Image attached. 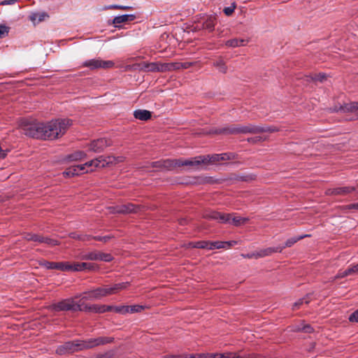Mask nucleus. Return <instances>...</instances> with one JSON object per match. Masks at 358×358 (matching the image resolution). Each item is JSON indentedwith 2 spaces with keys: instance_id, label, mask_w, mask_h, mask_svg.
I'll return each instance as SVG.
<instances>
[{
  "instance_id": "nucleus-1",
  "label": "nucleus",
  "mask_w": 358,
  "mask_h": 358,
  "mask_svg": "<svg viewBox=\"0 0 358 358\" xmlns=\"http://www.w3.org/2000/svg\"><path fill=\"white\" fill-rule=\"evenodd\" d=\"M71 125L69 119H55L48 122L22 120L20 124L25 135L43 140H56L62 137Z\"/></svg>"
},
{
  "instance_id": "nucleus-2",
  "label": "nucleus",
  "mask_w": 358,
  "mask_h": 358,
  "mask_svg": "<svg viewBox=\"0 0 358 358\" xmlns=\"http://www.w3.org/2000/svg\"><path fill=\"white\" fill-rule=\"evenodd\" d=\"M229 159V157L227 153L220 155L216 154L207 156H199L189 159L166 160L164 162V166L169 169L182 166H195L215 164L220 161H225Z\"/></svg>"
},
{
  "instance_id": "nucleus-3",
  "label": "nucleus",
  "mask_w": 358,
  "mask_h": 358,
  "mask_svg": "<svg viewBox=\"0 0 358 358\" xmlns=\"http://www.w3.org/2000/svg\"><path fill=\"white\" fill-rule=\"evenodd\" d=\"M109 341L106 338H91L87 341H73L65 343L64 345L59 346L56 350L58 355H64L71 353L76 351L84 349L92 348L93 347L108 343Z\"/></svg>"
},
{
  "instance_id": "nucleus-4",
  "label": "nucleus",
  "mask_w": 358,
  "mask_h": 358,
  "mask_svg": "<svg viewBox=\"0 0 358 358\" xmlns=\"http://www.w3.org/2000/svg\"><path fill=\"white\" fill-rule=\"evenodd\" d=\"M205 217L218 220L220 223L231 224L234 226H241L248 221V218L236 215V214L221 213L220 212L211 211L205 215Z\"/></svg>"
},
{
  "instance_id": "nucleus-5",
  "label": "nucleus",
  "mask_w": 358,
  "mask_h": 358,
  "mask_svg": "<svg viewBox=\"0 0 358 358\" xmlns=\"http://www.w3.org/2000/svg\"><path fill=\"white\" fill-rule=\"evenodd\" d=\"M124 160V157L122 156H99L96 159L85 163V166L87 167L88 172H92L95 171L96 169L103 168L106 166L110 164H116L120 162H122Z\"/></svg>"
},
{
  "instance_id": "nucleus-6",
  "label": "nucleus",
  "mask_w": 358,
  "mask_h": 358,
  "mask_svg": "<svg viewBox=\"0 0 358 358\" xmlns=\"http://www.w3.org/2000/svg\"><path fill=\"white\" fill-rule=\"evenodd\" d=\"M277 131L275 128H261L252 124L232 127L224 129L223 132L229 134H257L264 131L274 132Z\"/></svg>"
},
{
  "instance_id": "nucleus-7",
  "label": "nucleus",
  "mask_w": 358,
  "mask_h": 358,
  "mask_svg": "<svg viewBox=\"0 0 358 358\" xmlns=\"http://www.w3.org/2000/svg\"><path fill=\"white\" fill-rule=\"evenodd\" d=\"M52 309L55 311L61 310H83V306L76 303L72 299H67L52 305Z\"/></svg>"
},
{
  "instance_id": "nucleus-8",
  "label": "nucleus",
  "mask_w": 358,
  "mask_h": 358,
  "mask_svg": "<svg viewBox=\"0 0 358 358\" xmlns=\"http://www.w3.org/2000/svg\"><path fill=\"white\" fill-rule=\"evenodd\" d=\"M82 66L87 67L90 70H94L101 68H113L115 66V63L113 61H103L101 59H92L84 62Z\"/></svg>"
},
{
  "instance_id": "nucleus-9",
  "label": "nucleus",
  "mask_w": 358,
  "mask_h": 358,
  "mask_svg": "<svg viewBox=\"0 0 358 358\" xmlns=\"http://www.w3.org/2000/svg\"><path fill=\"white\" fill-rule=\"evenodd\" d=\"M189 358H262L255 355H248L247 356H241L236 354H196L191 355Z\"/></svg>"
},
{
  "instance_id": "nucleus-10",
  "label": "nucleus",
  "mask_w": 358,
  "mask_h": 358,
  "mask_svg": "<svg viewBox=\"0 0 358 358\" xmlns=\"http://www.w3.org/2000/svg\"><path fill=\"white\" fill-rule=\"evenodd\" d=\"M80 259L93 261H103L108 262L113 259V257L109 253H103L99 251L94 250L82 254L80 256Z\"/></svg>"
},
{
  "instance_id": "nucleus-11",
  "label": "nucleus",
  "mask_w": 358,
  "mask_h": 358,
  "mask_svg": "<svg viewBox=\"0 0 358 358\" xmlns=\"http://www.w3.org/2000/svg\"><path fill=\"white\" fill-rule=\"evenodd\" d=\"M216 23V17L213 15H210L202 18L201 20L196 23L194 29L196 30H206L209 32L212 31Z\"/></svg>"
},
{
  "instance_id": "nucleus-12",
  "label": "nucleus",
  "mask_w": 358,
  "mask_h": 358,
  "mask_svg": "<svg viewBox=\"0 0 358 358\" xmlns=\"http://www.w3.org/2000/svg\"><path fill=\"white\" fill-rule=\"evenodd\" d=\"M106 296H108L107 292L106 290L105 286H103L85 292L83 294L82 299L85 300L94 301L99 300Z\"/></svg>"
},
{
  "instance_id": "nucleus-13",
  "label": "nucleus",
  "mask_w": 358,
  "mask_h": 358,
  "mask_svg": "<svg viewBox=\"0 0 358 358\" xmlns=\"http://www.w3.org/2000/svg\"><path fill=\"white\" fill-rule=\"evenodd\" d=\"M111 145L112 141L110 139L101 138L91 141L88 146L90 151L100 152Z\"/></svg>"
},
{
  "instance_id": "nucleus-14",
  "label": "nucleus",
  "mask_w": 358,
  "mask_h": 358,
  "mask_svg": "<svg viewBox=\"0 0 358 358\" xmlns=\"http://www.w3.org/2000/svg\"><path fill=\"white\" fill-rule=\"evenodd\" d=\"M172 64H162L159 62L145 63L143 64V69L148 71L152 72H163L166 71H170Z\"/></svg>"
},
{
  "instance_id": "nucleus-15",
  "label": "nucleus",
  "mask_w": 358,
  "mask_h": 358,
  "mask_svg": "<svg viewBox=\"0 0 358 358\" xmlns=\"http://www.w3.org/2000/svg\"><path fill=\"white\" fill-rule=\"evenodd\" d=\"M355 190V187L346 186L329 189L327 190L326 194L328 195H345L354 192Z\"/></svg>"
},
{
  "instance_id": "nucleus-16",
  "label": "nucleus",
  "mask_w": 358,
  "mask_h": 358,
  "mask_svg": "<svg viewBox=\"0 0 358 358\" xmlns=\"http://www.w3.org/2000/svg\"><path fill=\"white\" fill-rule=\"evenodd\" d=\"M238 242L236 241H209V250L214 249H229L231 247L236 245Z\"/></svg>"
},
{
  "instance_id": "nucleus-17",
  "label": "nucleus",
  "mask_w": 358,
  "mask_h": 358,
  "mask_svg": "<svg viewBox=\"0 0 358 358\" xmlns=\"http://www.w3.org/2000/svg\"><path fill=\"white\" fill-rule=\"evenodd\" d=\"M83 310H87L95 313H103L113 310L110 306L94 304L92 306H83Z\"/></svg>"
},
{
  "instance_id": "nucleus-18",
  "label": "nucleus",
  "mask_w": 358,
  "mask_h": 358,
  "mask_svg": "<svg viewBox=\"0 0 358 358\" xmlns=\"http://www.w3.org/2000/svg\"><path fill=\"white\" fill-rule=\"evenodd\" d=\"M136 19V15L133 14H129V15H122L116 16L113 20V24L115 27L121 28L122 24L127 23L128 22L133 21Z\"/></svg>"
},
{
  "instance_id": "nucleus-19",
  "label": "nucleus",
  "mask_w": 358,
  "mask_h": 358,
  "mask_svg": "<svg viewBox=\"0 0 358 358\" xmlns=\"http://www.w3.org/2000/svg\"><path fill=\"white\" fill-rule=\"evenodd\" d=\"M129 285V282H124L120 283H117L113 285H106L105 286L106 290L107 292V295H112L117 294L118 292L127 289Z\"/></svg>"
},
{
  "instance_id": "nucleus-20",
  "label": "nucleus",
  "mask_w": 358,
  "mask_h": 358,
  "mask_svg": "<svg viewBox=\"0 0 358 358\" xmlns=\"http://www.w3.org/2000/svg\"><path fill=\"white\" fill-rule=\"evenodd\" d=\"M284 249V247L278 246V247H270L266 249L261 250L260 251L257 252V256L259 257H264L266 256H269L274 252H280Z\"/></svg>"
},
{
  "instance_id": "nucleus-21",
  "label": "nucleus",
  "mask_w": 358,
  "mask_h": 358,
  "mask_svg": "<svg viewBox=\"0 0 358 358\" xmlns=\"http://www.w3.org/2000/svg\"><path fill=\"white\" fill-rule=\"evenodd\" d=\"M87 157V154L82 150H76L74 152L69 155L66 159L68 162H77L81 161Z\"/></svg>"
},
{
  "instance_id": "nucleus-22",
  "label": "nucleus",
  "mask_w": 358,
  "mask_h": 358,
  "mask_svg": "<svg viewBox=\"0 0 358 358\" xmlns=\"http://www.w3.org/2000/svg\"><path fill=\"white\" fill-rule=\"evenodd\" d=\"M134 116L138 120L146 121L151 117V113L147 110H136Z\"/></svg>"
},
{
  "instance_id": "nucleus-23",
  "label": "nucleus",
  "mask_w": 358,
  "mask_h": 358,
  "mask_svg": "<svg viewBox=\"0 0 358 358\" xmlns=\"http://www.w3.org/2000/svg\"><path fill=\"white\" fill-rule=\"evenodd\" d=\"M115 213H130L136 212V208L133 204L123 205L115 208Z\"/></svg>"
},
{
  "instance_id": "nucleus-24",
  "label": "nucleus",
  "mask_w": 358,
  "mask_h": 358,
  "mask_svg": "<svg viewBox=\"0 0 358 358\" xmlns=\"http://www.w3.org/2000/svg\"><path fill=\"white\" fill-rule=\"evenodd\" d=\"M48 15L46 13H32L29 15V20L34 23H39L43 22L45 18L48 17Z\"/></svg>"
},
{
  "instance_id": "nucleus-25",
  "label": "nucleus",
  "mask_w": 358,
  "mask_h": 358,
  "mask_svg": "<svg viewBox=\"0 0 358 358\" xmlns=\"http://www.w3.org/2000/svg\"><path fill=\"white\" fill-rule=\"evenodd\" d=\"M343 111H349L356 113L358 115V102H352L345 104L344 107L341 108Z\"/></svg>"
},
{
  "instance_id": "nucleus-26",
  "label": "nucleus",
  "mask_w": 358,
  "mask_h": 358,
  "mask_svg": "<svg viewBox=\"0 0 358 358\" xmlns=\"http://www.w3.org/2000/svg\"><path fill=\"white\" fill-rule=\"evenodd\" d=\"M64 176L66 177H73L76 176H79L78 170L77 169L76 166H72L69 168L66 169V170L63 173Z\"/></svg>"
},
{
  "instance_id": "nucleus-27",
  "label": "nucleus",
  "mask_w": 358,
  "mask_h": 358,
  "mask_svg": "<svg viewBox=\"0 0 358 358\" xmlns=\"http://www.w3.org/2000/svg\"><path fill=\"white\" fill-rule=\"evenodd\" d=\"M192 248H203L209 250V241H198L189 244Z\"/></svg>"
},
{
  "instance_id": "nucleus-28",
  "label": "nucleus",
  "mask_w": 358,
  "mask_h": 358,
  "mask_svg": "<svg viewBox=\"0 0 358 358\" xmlns=\"http://www.w3.org/2000/svg\"><path fill=\"white\" fill-rule=\"evenodd\" d=\"M250 40L248 38H236L228 41L226 45H238V43H250Z\"/></svg>"
},
{
  "instance_id": "nucleus-29",
  "label": "nucleus",
  "mask_w": 358,
  "mask_h": 358,
  "mask_svg": "<svg viewBox=\"0 0 358 358\" xmlns=\"http://www.w3.org/2000/svg\"><path fill=\"white\" fill-rule=\"evenodd\" d=\"M24 238L27 241H32L40 243V241H43L42 236L38 234H27L24 236Z\"/></svg>"
},
{
  "instance_id": "nucleus-30",
  "label": "nucleus",
  "mask_w": 358,
  "mask_h": 358,
  "mask_svg": "<svg viewBox=\"0 0 358 358\" xmlns=\"http://www.w3.org/2000/svg\"><path fill=\"white\" fill-rule=\"evenodd\" d=\"M131 8H132L131 6H120V5H117V4L107 6L104 8L105 10L120 9V10H130Z\"/></svg>"
},
{
  "instance_id": "nucleus-31",
  "label": "nucleus",
  "mask_w": 358,
  "mask_h": 358,
  "mask_svg": "<svg viewBox=\"0 0 358 358\" xmlns=\"http://www.w3.org/2000/svg\"><path fill=\"white\" fill-rule=\"evenodd\" d=\"M56 269L64 271H70V269H71L70 264L69 262L57 263Z\"/></svg>"
},
{
  "instance_id": "nucleus-32",
  "label": "nucleus",
  "mask_w": 358,
  "mask_h": 358,
  "mask_svg": "<svg viewBox=\"0 0 358 358\" xmlns=\"http://www.w3.org/2000/svg\"><path fill=\"white\" fill-rule=\"evenodd\" d=\"M310 297L309 296H306V297L303 299H299L297 301H296L294 304V308H299L302 304L303 303H308L310 301Z\"/></svg>"
},
{
  "instance_id": "nucleus-33",
  "label": "nucleus",
  "mask_w": 358,
  "mask_h": 358,
  "mask_svg": "<svg viewBox=\"0 0 358 358\" xmlns=\"http://www.w3.org/2000/svg\"><path fill=\"white\" fill-rule=\"evenodd\" d=\"M173 66H171V69H188L189 67H190L192 65V63H190V62H185V63H182V64H171Z\"/></svg>"
},
{
  "instance_id": "nucleus-34",
  "label": "nucleus",
  "mask_w": 358,
  "mask_h": 358,
  "mask_svg": "<svg viewBox=\"0 0 358 358\" xmlns=\"http://www.w3.org/2000/svg\"><path fill=\"white\" fill-rule=\"evenodd\" d=\"M306 236H308V235H306ZM304 237H305V236H304ZM302 238H303V236H300L298 238H292L288 239L286 241L285 245L283 246L284 248L286 247H291L292 245H294L295 243H296L298 241H299Z\"/></svg>"
},
{
  "instance_id": "nucleus-35",
  "label": "nucleus",
  "mask_w": 358,
  "mask_h": 358,
  "mask_svg": "<svg viewBox=\"0 0 358 358\" xmlns=\"http://www.w3.org/2000/svg\"><path fill=\"white\" fill-rule=\"evenodd\" d=\"M43 241H40V243H46L48 245L54 246L59 244L58 241L55 239L49 238H45L42 236Z\"/></svg>"
},
{
  "instance_id": "nucleus-36",
  "label": "nucleus",
  "mask_w": 358,
  "mask_h": 358,
  "mask_svg": "<svg viewBox=\"0 0 358 358\" xmlns=\"http://www.w3.org/2000/svg\"><path fill=\"white\" fill-rule=\"evenodd\" d=\"M296 331H302L306 333H311L313 328L309 324H303L296 327Z\"/></svg>"
},
{
  "instance_id": "nucleus-37",
  "label": "nucleus",
  "mask_w": 358,
  "mask_h": 358,
  "mask_svg": "<svg viewBox=\"0 0 358 358\" xmlns=\"http://www.w3.org/2000/svg\"><path fill=\"white\" fill-rule=\"evenodd\" d=\"M10 28L5 25L0 24V38L8 35Z\"/></svg>"
},
{
  "instance_id": "nucleus-38",
  "label": "nucleus",
  "mask_w": 358,
  "mask_h": 358,
  "mask_svg": "<svg viewBox=\"0 0 358 358\" xmlns=\"http://www.w3.org/2000/svg\"><path fill=\"white\" fill-rule=\"evenodd\" d=\"M45 268L48 269H56L57 263L44 261L41 263Z\"/></svg>"
},
{
  "instance_id": "nucleus-39",
  "label": "nucleus",
  "mask_w": 358,
  "mask_h": 358,
  "mask_svg": "<svg viewBox=\"0 0 358 358\" xmlns=\"http://www.w3.org/2000/svg\"><path fill=\"white\" fill-rule=\"evenodd\" d=\"M235 8L236 5L235 3H233L231 6L224 8L223 11L226 15L230 16L234 12Z\"/></svg>"
},
{
  "instance_id": "nucleus-40",
  "label": "nucleus",
  "mask_w": 358,
  "mask_h": 358,
  "mask_svg": "<svg viewBox=\"0 0 358 358\" xmlns=\"http://www.w3.org/2000/svg\"><path fill=\"white\" fill-rule=\"evenodd\" d=\"M70 271H82L81 263L70 264Z\"/></svg>"
},
{
  "instance_id": "nucleus-41",
  "label": "nucleus",
  "mask_w": 358,
  "mask_h": 358,
  "mask_svg": "<svg viewBox=\"0 0 358 358\" xmlns=\"http://www.w3.org/2000/svg\"><path fill=\"white\" fill-rule=\"evenodd\" d=\"M144 309L143 306L139 305L130 306V313H138Z\"/></svg>"
},
{
  "instance_id": "nucleus-42",
  "label": "nucleus",
  "mask_w": 358,
  "mask_h": 358,
  "mask_svg": "<svg viewBox=\"0 0 358 358\" xmlns=\"http://www.w3.org/2000/svg\"><path fill=\"white\" fill-rule=\"evenodd\" d=\"M10 151L8 148H4L0 145V159H4Z\"/></svg>"
},
{
  "instance_id": "nucleus-43",
  "label": "nucleus",
  "mask_w": 358,
  "mask_h": 358,
  "mask_svg": "<svg viewBox=\"0 0 358 358\" xmlns=\"http://www.w3.org/2000/svg\"><path fill=\"white\" fill-rule=\"evenodd\" d=\"M215 66H217L219 71L222 73H226L227 67L222 61L217 62Z\"/></svg>"
},
{
  "instance_id": "nucleus-44",
  "label": "nucleus",
  "mask_w": 358,
  "mask_h": 358,
  "mask_svg": "<svg viewBox=\"0 0 358 358\" xmlns=\"http://www.w3.org/2000/svg\"><path fill=\"white\" fill-rule=\"evenodd\" d=\"M81 267H82L83 271L93 270L94 268V265L91 263L83 262V263H81Z\"/></svg>"
},
{
  "instance_id": "nucleus-45",
  "label": "nucleus",
  "mask_w": 358,
  "mask_h": 358,
  "mask_svg": "<svg viewBox=\"0 0 358 358\" xmlns=\"http://www.w3.org/2000/svg\"><path fill=\"white\" fill-rule=\"evenodd\" d=\"M77 169L78 170L79 175L89 173L85 164L77 165Z\"/></svg>"
},
{
  "instance_id": "nucleus-46",
  "label": "nucleus",
  "mask_w": 358,
  "mask_h": 358,
  "mask_svg": "<svg viewBox=\"0 0 358 358\" xmlns=\"http://www.w3.org/2000/svg\"><path fill=\"white\" fill-rule=\"evenodd\" d=\"M348 275H349V274L348 273V270L347 269L345 271H339L338 273V274L334 278L333 280H335L338 279V278H345V277H346Z\"/></svg>"
},
{
  "instance_id": "nucleus-47",
  "label": "nucleus",
  "mask_w": 358,
  "mask_h": 358,
  "mask_svg": "<svg viewBox=\"0 0 358 358\" xmlns=\"http://www.w3.org/2000/svg\"><path fill=\"white\" fill-rule=\"evenodd\" d=\"M349 320L352 322H358V310L350 315Z\"/></svg>"
},
{
  "instance_id": "nucleus-48",
  "label": "nucleus",
  "mask_w": 358,
  "mask_h": 358,
  "mask_svg": "<svg viewBox=\"0 0 358 358\" xmlns=\"http://www.w3.org/2000/svg\"><path fill=\"white\" fill-rule=\"evenodd\" d=\"M347 270H348V273L349 275H352V274H354V273H356L358 272V268L357 267V264L352 266L351 267L348 268Z\"/></svg>"
},
{
  "instance_id": "nucleus-49",
  "label": "nucleus",
  "mask_w": 358,
  "mask_h": 358,
  "mask_svg": "<svg viewBox=\"0 0 358 358\" xmlns=\"http://www.w3.org/2000/svg\"><path fill=\"white\" fill-rule=\"evenodd\" d=\"M346 209H355L356 210H358V202L355 203L349 204L345 206Z\"/></svg>"
},
{
  "instance_id": "nucleus-50",
  "label": "nucleus",
  "mask_w": 358,
  "mask_h": 358,
  "mask_svg": "<svg viewBox=\"0 0 358 358\" xmlns=\"http://www.w3.org/2000/svg\"><path fill=\"white\" fill-rule=\"evenodd\" d=\"M94 238L97 241L107 242L110 238V237L106 236H97V237H95Z\"/></svg>"
},
{
  "instance_id": "nucleus-51",
  "label": "nucleus",
  "mask_w": 358,
  "mask_h": 358,
  "mask_svg": "<svg viewBox=\"0 0 358 358\" xmlns=\"http://www.w3.org/2000/svg\"><path fill=\"white\" fill-rule=\"evenodd\" d=\"M130 306H122V314L130 313Z\"/></svg>"
},
{
  "instance_id": "nucleus-52",
  "label": "nucleus",
  "mask_w": 358,
  "mask_h": 358,
  "mask_svg": "<svg viewBox=\"0 0 358 358\" xmlns=\"http://www.w3.org/2000/svg\"><path fill=\"white\" fill-rule=\"evenodd\" d=\"M16 0H3L1 1V5H12L15 3Z\"/></svg>"
},
{
  "instance_id": "nucleus-53",
  "label": "nucleus",
  "mask_w": 358,
  "mask_h": 358,
  "mask_svg": "<svg viewBox=\"0 0 358 358\" xmlns=\"http://www.w3.org/2000/svg\"><path fill=\"white\" fill-rule=\"evenodd\" d=\"M111 308H113L112 311H115L116 313H122V306H110Z\"/></svg>"
},
{
  "instance_id": "nucleus-54",
  "label": "nucleus",
  "mask_w": 358,
  "mask_h": 358,
  "mask_svg": "<svg viewBox=\"0 0 358 358\" xmlns=\"http://www.w3.org/2000/svg\"><path fill=\"white\" fill-rule=\"evenodd\" d=\"M243 257L246 258H259V256H257V252L243 255Z\"/></svg>"
},
{
  "instance_id": "nucleus-55",
  "label": "nucleus",
  "mask_w": 358,
  "mask_h": 358,
  "mask_svg": "<svg viewBox=\"0 0 358 358\" xmlns=\"http://www.w3.org/2000/svg\"><path fill=\"white\" fill-rule=\"evenodd\" d=\"M70 237L72 238H77V239H80V238L79 236H78V235H76V234H73V233L70 234Z\"/></svg>"
},
{
  "instance_id": "nucleus-56",
  "label": "nucleus",
  "mask_w": 358,
  "mask_h": 358,
  "mask_svg": "<svg viewBox=\"0 0 358 358\" xmlns=\"http://www.w3.org/2000/svg\"><path fill=\"white\" fill-rule=\"evenodd\" d=\"M324 78H325V75L324 74H320V75H318V78L317 79L322 81Z\"/></svg>"
},
{
  "instance_id": "nucleus-57",
  "label": "nucleus",
  "mask_w": 358,
  "mask_h": 358,
  "mask_svg": "<svg viewBox=\"0 0 358 358\" xmlns=\"http://www.w3.org/2000/svg\"><path fill=\"white\" fill-rule=\"evenodd\" d=\"M158 163H159V162H155V163H154V166H156L155 164H158Z\"/></svg>"
},
{
  "instance_id": "nucleus-58",
  "label": "nucleus",
  "mask_w": 358,
  "mask_h": 358,
  "mask_svg": "<svg viewBox=\"0 0 358 358\" xmlns=\"http://www.w3.org/2000/svg\"><path fill=\"white\" fill-rule=\"evenodd\" d=\"M357 187H358V185H357Z\"/></svg>"
}]
</instances>
